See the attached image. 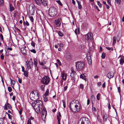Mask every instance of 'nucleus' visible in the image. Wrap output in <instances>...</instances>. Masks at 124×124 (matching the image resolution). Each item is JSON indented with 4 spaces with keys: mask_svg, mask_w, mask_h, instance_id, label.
Returning a JSON list of instances; mask_svg holds the SVG:
<instances>
[{
    "mask_svg": "<svg viewBox=\"0 0 124 124\" xmlns=\"http://www.w3.org/2000/svg\"><path fill=\"white\" fill-rule=\"evenodd\" d=\"M32 106L37 113L40 112V109L41 110H42V102L40 100H37L34 101L32 103Z\"/></svg>",
    "mask_w": 124,
    "mask_h": 124,
    "instance_id": "nucleus-1",
    "label": "nucleus"
},
{
    "mask_svg": "<svg viewBox=\"0 0 124 124\" xmlns=\"http://www.w3.org/2000/svg\"><path fill=\"white\" fill-rule=\"evenodd\" d=\"M30 97L31 100L34 101L38 99L39 96V93L37 91L35 90L31 92L30 95Z\"/></svg>",
    "mask_w": 124,
    "mask_h": 124,
    "instance_id": "nucleus-2",
    "label": "nucleus"
},
{
    "mask_svg": "<svg viewBox=\"0 0 124 124\" xmlns=\"http://www.w3.org/2000/svg\"><path fill=\"white\" fill-rule=\"evenodd\" d=\"M78 124H91V122L87 118L84 117L79 120Z\"/></svg>",
    "mask_w": 124,
    "mask_h": 124,
    "instance_id": "nucleus-3",
    "label": "nucleus"
},
{
    "mask_svg": "<svg viewBox=\"0 0 124 124\" xmlns=\"http://www.w3.org/2000/svg\"><path fill=\"white\" fill-rule=\"evenodd\" d=\"M84 63L82 62H77L76 63V68L77 70L78 71L82 70L84 67Z\"/></svg>",
    "mask_w": 124,
    "mask_h": 124,
    "instance_id": "nucleus-4",
    "label": "nucleus"
},
{
    "mask_svg": "<svg viewBox=\"0 0 124 124\" xmlns=\"http://www.w3.org/2000/svg\"><path fill=\"white\" fill-rule=\"evenodd\" d=\"M49 15L51 16H55L57 13V12L56 8L54 7H51L49 9Z\"/></svg>",
    "mask_w": 124,
    "mask_h": 124,
    "instance_id": "nucleus-5",
    "label": "nucleus"
},
{
    "mask_svg": "<svg viewBox=\"0 0 124 124\" xmlns=\"http://www.w3.org/2000/svg\"><path fill=\"white\" fill-rule=\"evenodd\" d=\"M50 80V79L48 77L45 76L42 79L41 82L44 84L47 85L49 83Z\"/></svg>",
    "mask_w": 124,
    "mask_h": 124,
    "instance_id": "nucleus-6",
    "label": "nucleus"
},
{
    "mask_svg": "<svg viewBox=\"0 0 124 124\" xmlns=\"http://www.w3.org/2000/svg\"><path fill=\"white\" fill-rule=\"evenodd\" d=\"M85 39L87 40L88 41H91L93 38V34L91 32L88 33L85 35Z\"/></svg>",
    "mask_w": 124,
    "mask_h": 124,
    "instance_id": "nucleus-7",
    "label": "nucleus"
},
{
    "mask_svg": "<svg viewBox=\"0 0 124 124\" xmlns=\"http://www.w3.org/2000/svg\"><path fill=\"white\" fill-rule=\"evenodd\" d=\"M71 72L70 73V76L71 77V79L75 82V76L76 75V72L74 70L73 67H71Z\"/></svg>",
    "mask_w": 124,
    "mask_h": 124,
    "instance_id": "nucleus-8",
    "label": "nucleus"
},
{
    "mask_svg": "<svg viewBox=\"0 0 124 124\" xmlns=\"http://www.w3.org/2000/svg\"><path fill=\"white\" fill-rule=\"evenodd\" d=\"M42 114L41 117L42 119H43L46 117L47 115V112L46 110V108L44 107L41 110Z\"/></svg>",
    "mask_w": 124,
    "mask_h": 124,
    "instance_id": "nucleus-9",
    "label": "nucleus"
},
{
    "mask_svg": "<svg viewBox=\"0 0 124 124\" xmlns=\"http://www.w3.org/2000/svg\"><path fill=\"white\" fill-rule=\"evenodd\" d=\"M29 12L31 14H33L35 11V8L33 4H30L29 7Z\"/></svg>",
    "mask_w": 124,
    "mask_h": 124,
    "instance_id": "nucleus-10",
    "label": "nucleus"
},
{
    "mask_svg": "<svg viewBox=\"0 0 124 124\" xmlns=\"http://www.w3.org/2000/svg\"><path fill=\"white\" fill-rule=\"evenodd\" d=\"M60 20V19H58L54 20V22L56 27H57L60 26L61 24Z\"/></svg>",
    "mask_w": 124,
    "mask_h": 124,
    "instance_id": "nucleus-11",
    "label": "nucleus"
},
{
    "mask_svg": "<svg viewBox=\"0 0 124 124\" xmlns=\"http://www.w3.org/2000/svg\"><path fill=\"white\" fill-rule=\"evenodd\" d=\"M75 109H74L73 111H72V112H77L79 111L80 108V106H79L78 105H76L75 106Z\"/></svg>",
    "mask_w": 124,
    "mask_h": 124,
    "instance_id": "nucleus-12",
    "label": "nucleus"
},
{
    "mask_svg": "<svg viewBox=\"0 0 124 124\" xmlns=\"http://www.w3.org/2000/svg\"><path fill=\"white\" fill-rule=\"evenodd\" d=\"M114 73L111 72H109L107 75V77L109 79H110L114 77Z\"/></svg>",
    "mask_w": 124,
    "mask_h": 124,
    "instance_id": "nucleus-13",
    "label": "nucleus"
},
{
    "mask_svg": "<svg viewBox=\"0 0 124 124\" xmlns=\"http://www.w3.org/2000/svg\"><path fill=\"white\" fill-rule=\"evenodd\" d=\"M26 65L28 70H29L32 67L33 63L32 62H30L29 63H28Z\"/></svg>",
    "mask_w": 124,
    "mask_h": 124,
    "instance_id": "nucleus-14",
    "label": "nucleus"
},
{
    "mask_svg": "<svg viewBox=\"0 0 124 124\" xmlns=\"http://www.w3.org/2000/svg\"><path fill=\"white\" fill-rule=\"evenodd\" d=\"M21 51L22 54L24 56L26 55V51L25 49L23 48H22L21 49Z\"/></svg>",
    "mask_w": 124,
    "mask_h": 124,
    "instance_id": "nucleus-15",
    "label": "nucleus"
},
{
    "mask_svg": "<svg viewBox=\"0 0 124 124\" xmlns=\"http://www.w3.org/2000/svg\"><path fill=\"white\" fill-rule=\"evenodd\" d=\"M120 64L122 65L124 63V56H123L122 55L121 57V58L120 60Z\"/></svg>",
    "mask_w": 124,
    "mask_h": 124,
    "instance_id": "nucleus-16",
    "label": "nucleus"
},
{
    "mask_svg": "<svg viewBox=\"0 0 124 124\" xmlns=\"http://www.w3.org/2000/svg\"><path fill=\"white\" fill-rule=\"evenodd\" d=\"M108 117V116L107 114H105L103 116V120L104 122H106Z\"/></svg>",
    "mask_w": 124,
    "mask_h": 124,
    "instance_id": "nucleus-17",
    "label": "nucleus"
},
{
    "mask_svg": "<svg viewBox=\"0 0 124 124\" xmlns=\"http://www.w3.org/2000/svg\"><path fill=\"white\" fill-rule=\"evenodd\" d=\"M74 103H75V102L74 101V100L72 101L70 103L69 105V108L70 110L71 111H73V109L72 108H71V107L72 106L71 105H72Z\"/></svg>",
    "mask_w": 124,
    "mask_h": 124,
    "instance_id": "nucleus-18",
    "label": "nucleus"
},
{
    "mask_svg": "<svg viewBox=\"0 0 124 124\" xmlns=\"http://www.w3.org/2000/svg\"><path fill=\"white\" fill-rule=\"evenodd\" d=\"M48 2L47 1L43 0L41 2V4L44 6H46L47 5Z\"/></svg>",
    "mask_w": 124,
    "mask_h": 124,
    "instance_id": "nucleus-19",
    "label": "nucleus"
},
{
    "mask_svg": "<svg viewBox=\"0 0 124 124\" xmlns=\"http://www.w3.org/2000/svg\"><path fill=\"white\" fill-rule=\"evenodd\" d=\"M10 79L11 86L13 88H14V85L15 84V81L14 80H12L11 78H10Z\"/></svg>",
    "mask_w": 124,
    "mask_h": 124,
    "instance_id": "nucleus-20",
    "label": "nucleus"
},
{
    "mask_svg": "<svg viewBox=\"0 0 124 124\" xmlns=\"http://www.w3.org/2000/svg\"><path fill=\"white\" fill-rule=\"evenodd\" d=\"M77 1L78 3V8L79 9H81L82 8V7L80 4V2L78 0H77Z\"/></svg>",
    "mask_w": 124,
    "mask_h": 124,
    "instance_id": "nucleus-21",
    "label": "nucleus"
},
{
    "mask_svg": "<svg viewBox=\"0 0 124 124\" xmlns=\"http://www.w3.org/2000/svg\"><path fill=\"white\" fill-rule=\"evenodd\" d=\"M34 65L35 67H37V60L35 58H34Z\"/></svg>",
    "mask_w": 124,
    "mask_h": 124,
    "instance_id": "nucleus-22",
    "label": "nucleus"
},
{
    "mask_svg": "<svg viewBox=\"0 0 124 124\" xmlns=\"http://www.w3.org/2000/svg\"><path fill=\"white\" fill-rule=\"evenodd\" d=\"M62 78L63 80H66V74L64 73H63L62 75Z\"/></svg>",
    "mask_w": 124,
    "mask_h": 124,
    "instance_id": "nucleus-23",
    "label": "nucleus"
},
{
    "mask_svg": "<svg viewBox=\"0 0 124 124\" xmlns=\"http://www.w3.org/2000/svg\"><path fill=\"white\" fill-rule=\"evenodd\" d=\"M9 7L10 8V11L11 12L14 10L15 8H14L13 7L12 5L11 4H9Z\"/></svg>",
    "mask_w": 124,
    "mask_h": 124,
    "instance_id": "nucleus-24",
    "label": "nucleus"
},
{
    "mask_svg": "<svg viewBox=\"0 0 124 124\" xmlns=\"http://www.w3.org/2000/svg\"><path fill=\"white\" fill-rule=\"evenodd\" d=\"M80 78L84 80H85L86 78V77L85 76H84V74L81 75L80 76Z\"/></svg>",
    "mask_w": 124,
    "mask_h": 124,
    "instance_id": "nucleus-25",
    "label": "nucleus"
},
{
    "mask_svg": "<svg viewBox=\"0 0 124 124\" xmlns=\"http://www.w3.org/2000/svg\"><path fill=\"white\" fill-rule=\"evenodd\" d=\"M7 106L8 107V109H11V108H12V107L11 105L9 104L8 102H7Z\"/></svg>",
    "mask_w": 124,
    "mask_h": 124,
    "instance_id": "nucleus-26",
    "label": "nucleus"
},
{
    "mask_svg": "<svg viewBox=\"0 0 124 124\" xmlns=\"http://www.w3.org/2000/svg\"><path fill=\"white\" fill-rule=\"evenodd\" d=\"M43 100L44 101L46 102L47 101L48 99L46 97V96L44 95L43 96Z\"/></svg>",
    "mask_w": 124,
    "mask_h": 124,
    "instance_id": "nucleus-27",
    "label": "nucleus"
},
{
    "mask_svg": "<svg viewBox=\"0 0 124 124\" xmlns=\"http://www.w3.org/2000/svg\"><path fill=\"white\" fill-rule=\"evenodd\" d=\"M23 74L25 76L27 77L28 76V73L27 71H25L24 72Z\"/></svg>",
    "mask_w": 124,
    "mask_h": 124,
    "instance_id": "nucleus-28",
    "label": "nucleus"
},
{
    "mask_svg": "<svg viewBox=\"0 0 124 124\" xmlns=\"http://www.w3.org/2000/svg\"><path fill=\"white\" fill-rule=\"evenodd\" d=\"M91 100L92 101H94L95 100V98L94 95H92L91 97Z\"/></svg>",
    "mask_w": 124,
    "mask_h": 124,
    "instance_id": "nucleus-29",
    "label": "nucleus"
},
{
    "mask_svg": "<svg viewBox=\"0 0 124 124\" xmlns=\"http://www.w3.org/2000/svg\"><path fill=\"white\" fill-rule=\"evenodd\" d=\"M105 55L106 54L105 53H102L101 56L102 58L103 59H104L105 57Z\"/></svg>",
    "mask_w": 124,
    "mask_h": 124,
    "instance_id": "nucleus-30",
    "label": "nucleus"
},
{
    "mask_svg": "<svg viewBox=\"0 0 124 124\" xmlns=\"http://www.w3.org/2000/svg\"><path fill=\"white\" fill-rule=\"evenodd\" d=\"M49 93V90L48 89H47L45 94V96H47Z\"/></svg>",
    "mask_w": 124,
    "mask_h": 124,
    "instance_id": "nucleus-31",
    "label": "nucleus"
},
{
    "mask_svg": "<svg viewBox=\"0 0 124 124\" xmlns=\"http://www.w3.org/2000/svg\"><path fill=\"white\" fill-rule=\"evenodd\" d=\"M113 45H115L116 41V38L115 37H114L113 38Z\"/></svg>",
    "mask_w": 124,
    "mask_h": 124,
    "instance_id": "nucleus-32",
    "label": "nucleus"
},
{
    "mask_svg": "<svg viewBox=\"0 0 124 124\" xmlns=\"http://www.w3.org/2000/svg\"><path fill=\"white\" fill-rule=\"evenodd\" d=\"M100 96L101 95L100 93H98L97 94V98L98 100H100Z\"/></svg>",
    "mask_w": 124,
    "mask_h": 124,
    "instance_id": "nucleus-33",
    "label": "nucleus"
},
{
    "mask_svg": "<svg viewBox=\"0 0 124 124\" xmlns=\"http://www.w3.org/2000/svg\"><path fill=\"white\" fill-rule=\"evenodd\" d=\"M120 36L119 35H118L116 37V40L117 42H118L120 40Z\"/></svg>",
    "mask_w": 124,
    "mask_h": 124,
    "instance_id": "nucleus-34",
    "label": "nucleus"
},
{
    "mask_svg": "<svg viewBox=\"0 0 124 124\" xmlns=\"http://www.w3.org/2000/svg\"><path fill=\"white\" fill-rule=\"evenodd\" d=\"M74 101L75 103L76 104H78V105H79V106H80V103L78 100H74Z\"/></svg>",
    "mask_w": 124,
    "mask_h": 124,
    "instance_id": "nucleus-35",
    "label": "nucleus"
},
{
    "mask_svg": "<svg viewBox=\"0 0 124 124\" xmlns=\"http://www.w3.org/2000/svg\"><path fill=\"white\" fill-rule=\"evenodd\" d=\"M45 85H42L40 86V88L41 90L42 91L44 90V88Z\"/></svg>",
    "mask_w": 124,
    "mask_h": 124,
    "instance_id": "nucleus-36",
    "label": "nucleus"
},
{
    "mask_svg": "<svg viewBox=\"0 0 124 124\" xmlns=\"http://www.w3.org/2000/svg\"><path fill=\"white\" fill-rule=\"evenodd\" d=\"M6 118L4 116L3 118H0V120L1 121V122L3 123L4 119ZM1 122H0V124H1Z\"/></svg>",
    "mask_w": 124,
    "mask_h": 124,
    "instance_id": "nucleus-37",
    "label": "nucleus"
},
{
    "mask_svg": "<svg viewBox=\"0 0 124 124\" xmlns=\"http://www.w3.org/2000/svg\"><path fill=\"white\" fill-rule=\"evenodd\" d=\"M56 2L60 5L62 6L63 5L61 3L60 0H56Z\"/></svg>",
    "mask_w": 124,
    "mask_h": 124,
    "instance_id": "nucleus-38",
    "label": "nucleus"
},
{
    "mask_svg": "<svg viewBox=\"0 0 124 124\" xmlns=\"http://www.w3.org/2000/svg\"><path fill=\"white\" fill-rule=\"evenodd\" d=\"M106 48L109 51L111 50V51H113V49L112 47L110 48L109 47H106Z\"/></svg>",
    "mask_w": 124,
    "mask_h": 124,
    "instance_id": "nucleus-39",
    "label": "nucleus"
},
{
    "mask_svg": "<svg viewBox=\"0 0 124 124\" xmlns=\"http://www.w3.org/2000/svg\"><path fill=\"white\" fill-rule=\"evenodd\" d=\"M87 60L91 59V57L90 54L87 55Z\"/></svg>",
    "mask_w": 124,
    "mask_h": 124,
    "instance_id": "nucleus-40",
    "label": "nucleus"
},
{
    "mask_svg": "<svg viewBox=\"0 0 124 124\" xmlns=\"http://www.w3.org/2000/svg\"><path fill=\"white\" fill-rule=\"evenodd\" d=\"M58 34L60 36L62 37L63 36V35L62 33V32H61L60 31H59Z\"/></svg>",
    "mask_w": 124,
    "mask_h": 124,
    "instance_id": "nucleus-41",
    "label": "nucleus"
},
{
    "mask_svg": "<svg viewBox=\"0 0 124 124\" xmlns=\"http://www.w3.org/2000/svg\"><path fill=\"white\" fill-rule=\"evenodd\" d=\"M29 18H30V20L31 22H33V20L34 19L33 18V17L32 16H30L29 17Z\"/></svg>",
    "mask_w": 124,
    "mask_h": 124,
    "instance_id": "nucleus-42",
    "label": "nucleus"
},
{
    "mask_svg": "<svg viewBox=\"0 0 124 124\" xmlns=\"http://www.w3.org/2000/svg\"><path fill=\"white\" fill-rule=\"evenodd\" d=\"M97 4L99 7L100 8H101L102 7V5L101 4L100 2L98 1H97Z\"/></svg>",
    "mask_w": 124,
    "mask_h": 124,
    "instance_id": "nucleus-43",
    "label": "nucleus"
},
{
    "mask_svg": "<svg viewBox=\"0 0 124 124\" xmlns=\"http://www.w3.org/2000/svg\"><path fill=\"white\" fill-rule=\"evenodd\" d=\"M100 117L98 115L97 116V119L99 122H101V120L100 118Z\"/></svg>",
    "mask_w": 124,
    "mask_h": 124,
    "instance_id": "nucleus-44",
    "label": "nucleus"
},
{
    "mask_svg": "<svg viewBox=\"0 0 124 124\" xmlns=\"http://www.w3.org/2000/svg\"><path fill=\"white\" fill-rule=\"evenodd\" d=\"M62 102L63 103V106L64 108L65 107L66 103L64 100H62Z\"/></svg>",
    "mask_w": 124,
    "mask_h": 124,
    "instance_id": "nucleus-45",
    "label": "nucleus"
},
{
    "mask_svg": "<svg viewBox=\"0 0 124 124\" xmlns=\"http://www.w3.org/2000/svg\"><path fill=\"white\" fill-rule=\"evenodd\" d=\"M116 2L117 3L118 5L120 4L121 3V0H115Z\"/></svg>",
    "mask_w": 124,
    "mask_h": 124,
    "instance_id": "nucleus-46",
    "label": "nucleus"
},
{
    "mask_svg": "<svg viewBox=\"0 0 124 124\" xmlns=\"http://www.w3.org/2000/svg\"><path fill=\"white\" fill-rule=\"evenodd\" d=\"M57 62L58 63L59 65V66H60L61 65V63L60 62V60L59 59H57Z\"/></svg>",
    "mask_w": 124,
    "mask_h": 124,
    "instance_id": "nucleus-47",
    "label": "nucleus"
},
{
    "mask_svg": "<svg viewBox=\"0 0 124 124\" xmlns=\"http://www.w3.org/2000/svg\"><path fill=\"white\" fill-rule=\"evenodd\" d=\"M31 45L34 47H35V43H34L33 41H32L31 43Z\"/></svg>",
    "mask_w": 124,
    "mask_h": 124,
    "instance_id": "nucleus-48",
    "label": "nucleus"
},
{
    "mask_svg": "<svg viewBox=\"0 0 124 124\" xmlns=\"http://www.w3.org/2000/svg\"><path fill=\"white\" fill-rule=\"evenodd\" d=\"M27 124H31V119L29 118L27 121Z\"/></svg>",
    "mask_w": 124,
    "mask_h": 124,
    "instance_id": "nucleus-49",
    "label": "nucleus"
},
{
    "mask_svg": "<svg viewBox=\"0 0 124 124\" xmlns=\"http://www.w3.org/2000/svg\"><path fill=\"white\" fill-rule=\"evenodd\" d=\"M31 51V52H32L34 53H36V50L34 49H32V50H30Z\"/></svg>",
    "mask_w": 124,
    "mask_h": 124,
    "instance_id": "nucleus-50",
    "label": "nucleus"
},
{
    "mask_svg": "<svg viewBox=\"0 0 124 124\" xmlns=\"http://www.w3.org/2000/svg\"><path fill=\"white\" fill-rule=\"evenodd\" d=\"M8 91L9 92H10L12 90V89L10 87H8Z\"/></svg>",
    "mask_w": 124,
    "mask_h": 124,
    "instance_id": "nucleus-51",
    "label": "nucleus"
},
{
    "mask_svg": "<svg viewBox=\"0 0 124 124\" xmlns=\"http://www.w3.org/2000/svg\"><path fill=\"white\" fill-rule=\"evenodd\" d=\"M88 63L89 64H91L92 63V60L91 59L87 60Z\"/></svg>",
    "mask_w": 124,
    "mask_h": 124,
    "instance_id": "nucleus-52",
    "label": "nucleus"
},
{
    "mask_svg": "<svg viewBox=\"0 0 124 124\" xmlns=\"http://www.w3.org/2000/svg\"><path fill=\"white\" fill-rule=\"evenodd\" d=\"M0 38L2 40H3V35L2 34L0 35Z\"/></svg>",
    "mask_w": 124,
    "mask_h": 124,
    "instance_id": "nucleus-53",
    "label": "nucleus"
},
{
    "mask_svg": "<svg viewBox=\"0 0 124 124\" xmlns=\"http://www.w3.org/2000/svg\"><path fill=\"white\" fill-rule=\"evenodd\" d=\"M3 0H0V5H3Z\"/></svg>",
    "mask_w": 124,
    "mask_h": 124,
    "instance_id": "nucleus-54",
    "label": "nucleus"
},
{
    "mask_svg": "<svg viewBox=\"0 0 124 124\" xmlns=\"http://www.w3.org/2000/svg\"><path fill=\"white\" fill-rule=\"evenodd\" d=\"M80 88L82 90L84 88L83 85L82 84L80 85Z\"/></svg>",
    "mask_w": 124,
    "mask_h": 124,
    "instance_id": "nucleus-55",
    "label": "nucleus"
},
{
    "mask_svg": "<svg viewBox=\"0 0 124 124\" xmlns=\"http://www.w3.org/2000/svg\"><path fill=\"white\" fill-rule=\"evenodd\" d=\"M107 2L108 3V4L110 5L111 6V0H107Z\"/></svg>",
    "mask_w": 124,
    "mask_h": 124,
    "instance_id": "nucleus-56",
    "label": "nucleus"
},
{
    "mask_svg": "<svg viewBox=\"0 0 124 124\" xmlns=\"http://www.w3.org/2000/svg\"><path fill=\"white\" fill-rule=\"evenodd\" d=\"M18 82H19V83H22V80L21 79L19 78L18 77Z\"/></svg>",
    "mask_w": 124,
    "mask_h": 124,
    "instance_id": "nucleus-57",
    "label": "nucleus"
},
{
    "mask_svg": "<svg viewBox=\"0 0 124 124\" xmlns=\"http://www.w3.org/2000/svg\"><path fill=\"white\" fill-rule=\"evenodd\" d=\"M58 45L61 47H62L63 46V44L62 43H59Z\"/></svg>",
    "mask_w": 124,
    "mask_h": 124,
    "instance_id": "nucleus-58",
    "label": "nucleus"
},
{
    "mask_svg": "<svg viewBox=\"0 0 124 124\" xmlns=\"http://www.w3.org/2000/svg\"><path fill=\"white\" fill-rule=\"evenodd\" d=\"M0 58L1 60H3L4 58V56L3 55V54H1L0 56Z\"/></svg>",
    "mask_w": 124,
    "mask_h": 124,
    "instance_id": "nucleus-59",
    "label": "nucleus"
},
{
    "mask_svg": "<svg viewBox=\"0 0 124 124\" xmlns=\"http://www.w3.org/2000/svg\"><path fill=\"white\" fill-rule=\"evenodd\" d=\"M57 119L58 120V122H60L61 120V118L59 116H57Z\"/></svg>",
    "mask_w": 124,
    "mask_h": 124,
    "instance_id": "nucleus-60",
    "label": "nucleus"
},
{
    "mask_svg": "<svg viewBox=\"0 0 124 124\" xmlns=\"http://www.w3.org/2000/svg\"><path fill=\"white\" fill-rule=\"evenodd\" d=\"M7 104H5L4 106V108L5 110H7L8 109V108L7 107Z\"/></svg>",
    "mask_w": 124,
    "mask_h": 124,
    "instance_id": "nucleus-61",
    "label": "nucleus"
},
{
    "mask_svg": "<svg viewBox=\"0 0 124 124\" xmlns=\"http://www.w3.org/2000/svg\"><path fill=\"white\" fill-rule=\"evenodd\" d=\"M67 88H68V86L66 85L65 87H64V91H66L67 90Z\"/></svg>",
    "mask_w": 124,
    "mask_h": 124,
    "instance_id": "nucleus-62",
    "label": "nucleus"
},
{
    "mask_svg": "<svg viewBox=\"0 0 124 124\" xmlns=\"http://www.w3.org/2000/svg\"><path fill=\"white\" fill-rule=\"evenodd\" d=\"M102 51V48L101 46H100V50L99 51V52H101Z\"/></svg>",
    "mask_w": 124,
    "mask_h": 124,
    "instance_id": "nucleus-63",
    "label": "nucleus"
},
{
    "mask_svg": "<svg viewBox=\"0 0 124 124\" xmlns=\"http://www.w3.org/2000/svg\"><path fill=\"white\" fill-rule=\"evenodd\" d=\"M8 116L9 118L10 119H11L12 117V116L11 115H10L9 114H8Z\"/></svg>",
    "mask_w": 124,
    "mask_h": 124,
    "instance_id": "nucleus-64",
    "label": "nucleus"
}]
</instances>
